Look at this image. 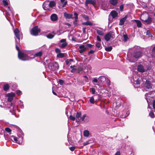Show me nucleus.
Instances as JSON below:
<instances>
[{
  "mask_svg": "<svg viewBox=\"0 0 155 155\" xmlns=\"http://www.w3.org/2000/svg\"><path fill=\"white\" fill-rule=\"evenodd\" d=\"M127 17V15H126L124 18H121L120 20L119 25H123L125 21L126 20Z\"/></svg>",
  "mask_w": 155,
  "mask_h": 155,
  "instance_id": "2eb2a0df",
  "label": "nucleus"
},
{
  "mask_svg": "<svg viewBox=\"0 0 155 155\" xmlns=\"http://www.w3.org/2000/svg\"><path fill=\"white\" fill-rule=\"evenodd\" d=\"M17 41L16 40V48L18 51V57L19 58L23 61H27L31 59V58L29 57L26 54L20 51V49L18 47V44L17 43Z\"/></svg>",
  "mask_w": 155,
  "mask_h": 155,
  "instance_id": "f257e3e1",
  "label": "nucleus"
},
{
  "mask_svg": "<svg viewBox=\"0 0 155 155\" xmlns=\"http://www.w3.org/2000/svg\"><path fill=\"white\" fill-rule=\"evenodd\" d=\"M81 112H77L76 115V121H79L81 120Z\"/></svg>",
  "mask_w": 155,
  "mask_h": 155,
  "instance_id": "a211bd4d",
  "label": "nucleus"
},
{
  "mask_svg": "<svg viewBox=\"0 0 155 155\" xmlns=\"http://www.w3.org/2000/svg\"><path fill=\"white\" fill-rule=\"evenodd\" d=\"M9 86L8 84H6L4 85L3 87V89L5 91H6L9 89Z\"/></svg>",
  "mask_w": 155,
  "mask_h": 155,
  "instance_id": "7c9ffc66",
  "label": "nucleus"
},
{
  "mask_svg": "<svg viewBox=\"0 0 155 155\" xmlns=\"http://www.w3.org/2000/svg\"><path fill=\"white\" fill-rule=\"evenodd\" d=\"M12 139H13L14 141H17L18 140L17 138L15 136H12L11 137Z\"/></svg>",
  "mask_w": 155,
  "mask_h": 155,
  "instance_id": "a18cd8bd",
  "label": "nucleus"
},
{
  "mask_svg": "<svg viewBox=\"0 0 155 155\" xmlns=\"http://www.w3.org/2000/svg\"><path fill=\"white\" fill-rule=\"evenodd\" d=\"M83 18L86 20H88L89 19L88 17L86 15H84L83 16Z\"/></svg>",
  "mask_w": 155,
  "mask_h": 155,
  "instance_id": "de8ad7c7",
  "label": "nucleus"
},
{
  "mask_svg": "<svg viewBox=\"0 0 155 155\" xmlns=\"http://www.w3.org/2000/svg\"><path fill=\"white\" fill-rule=\"evenodd\" d=\"M69 118L70 120L74 121L75 119V117L73 116L72 115H71L69 117Z\"/></svg>",
  "mask_w": 155,
  "mask_h": 155,
  "instance_id": "37998d69",
  "label": "nucleus"
},
{
  "mask_svg": "<svg viewBox=\"0 0 155 155\" xmlns=\"http://www.w3.org/2000/svg\"><path fill=\"white\" fill-rule=\"evenodd\" d=\"M149 116L151 117L152 118H153L154 117V115L153 113L151 111L149 114Z\"/></svg>",
  "mask_w": 155,
  "mask_h": 155,
  "instance_id": "72a5a7b5",
  "label": "nucleus"
},
{
  "mask_svg": "<svg viewBox=\"0 0 155 155\" xmlns=\"http://www.w3.org/2000/svg\"><path fill=\"white\" fill-rule=\"evenodd\" d=\"M146 35L148 36H151V34L150 31L148 30L147 31Z\"/></svg>",
  "mask_w": 155,
  "mask_h": 155,
  "instance_id": "c03bdc74",
  "label": "nucleus"
},
{
  "mask_svg": "<svg viewBox=\"0 0 155 155\" xmlns=\"http://www.w3.org/2000/svg\"><path fill=\"white\" fill-rule=\"evenodd\" d=\"M52 33L53 34H48L47 35H46L47 37L49 39H52L53 38L55 35V33L54 31L52 32Z\"/></svg>",
  "mask_w": 155,
  "mask_h": 155,
  "instance_id": "b1692460",
  "label": "nucleus"
},
{
  "mask_svg": "<svg viewBox=\"0 0 155 155\" xmlns=\"http://www.w3.org/2000/svg\"><path fill=\"white\" fill-rule=\"evenodd\" d=\"M96 2V0H86L85 2V5L86 6H87L88 4H91L94 5Z\"/></svg>",
  "mask_w": 155,
  "mask_h": 155,
  "instance_id": "9d476101",
  "label": "nucleus"
},
{
  "mask_svg": "<svg viewBox=\"0 0 155 155\" xmlns=\"http://www.w3.org/2000/svg\"><path fill=\"white\" fill-rule=\"evenodd\" d=\"M64 17L66 18L69 19L72 18L73 16V15L71 14H68L67 13L65 12L64 13Z\"/></svg>",
  "mask_w": 155,
  "mask_h": 155,
  "instance_id": "4be33fe9",
  "label": "nucleus"
},
{
  "mask_svg": "<svg viewBox=\"0 0 155 155\" xmlns=\"http://www.w3.org/2000/svg\"><path fill=\"white\" fill-rule=\"evenodd\" d=\"M69 149L71 151H73L74 150L75 147H71L69 148Z\"/></svg>",
  "mask_w": 155,
  "mask_h": 155,
  "instance_id": "3c124183",
  "label": "nucleus"
},
{
  "mask_svg": "<svg viewBox=\"0 0 155 155\" xmlns=\"http://www.w3.org/2000/svg\"><path fill=\"white\" fill-rule=\"evenodd\" d=\"M99 79H100L101 82H103L106 80V79H107V78L104 76H101L99 77Z\"/></svg>",
  "mask_w": 155,
  "mask_h": 155,
  "instance_id": "cd10ccee",
  "label": "nucleus"
},
{
  "mask_svg": "<svg viewBox=\"0 0 155 155\" xmlns=\"http://www.w3.org/2000/svg\"><path fill=\"white\" fill-rule=\"evenodd\" d=\"M105 81H106V83L108 85H110V81L107 78V79H106V80Z\"/></svg>",
  "mask_w": 155,
  "mask_h": 155,
  "instance_id": "09e8293b",
  "label": "nucleus"
},
{
  "mask_svg": "<svg viewBox=\"0 0 155 155\" xmlns=\"http://www.w3.org/2000/svg\"><path fill=\"white\" fill-rule=\"evenodd\" d=\"M89 143L88 141H86V142L84 143L83 145H84V146H86V145H87Z\"/></svg>",
  "mask_w": 155,
  "mask_h": 155,
  "instance_id": "052dcab7",
  "label": "nucleus"
},
{
  "mask_svg": "<svg viewBox=\"0 0 155 155\" xmlns=\"http://www.w3.org/2000/svg\"><path fill=\"white\" fill-rule=\"evenodd\" d=\"M48 66L51 67V69L53 71L57 70L59 68L58 64L56 62L49 63L48 64Z\"/></svg>",
  "mask_w": 155,
  "mask_h": 155,
  "instance_id": "39448f33",
  "label": "nucleus"
},
{
  "mask_svg": "<svg viewBox=\"0 0 155 155\" xmlns=\"http://www.w3.org/2000/svg\"><path fill=\"white\" fill-rule=\"evenodd\" d=\"M97 78H95L93 79V80L92 81V82L97 83Z\"/></svg>",
  "mask_w": 155,
  "mask_h": 155,
  "instance_id": "bf43d9fd",
  "label": "nucleus"
},
{
  "mask_svg": "<svg viewBox=\"0 0 155 155\" xmlns=\"http://www.w3.org/2000/svg\"><path fill=\"white\" fill-rule=\"evenodd\" d=\"M86 46V48L87 47H88L89 48H91L92 46V45L90 44H87Z\"/></svg>",
  "mask_w": 155,
  "mask_h": 155,
  "instance_id": "4d7b16f0",
  "label": "nucleus"
},
{
  "mask_svg": "<svg viewBox=\"0 0 155 155\" xmlns=\"http://www.w3.org/2000/svg\"><path fill=\"white\" fill-rule=\"evenodd\" d=\"M64 54L62 53H60L57 56L59 58H63L64 57Z\"/></svg>",
  "mask_w": 155,
  "mask_h": 155,
  "instance_id": "e433bc0d",
  "label": "nucleus"
},
{
  "mask_svg": "<svg viewBox=\"0 0 155 155\" xmlns=\"http://www.w3.org/2000/svg\"><path fill=\"white\" fill-rule=\"evenodd\" d=\"M112 48L111 46H109L106 47L105 48V50L106 51H110L112 50Z\"/></svg>",
  "mask_w": 155,
  "mask_h": 155,
  "instance_id": "2f4dec72",
  "label": "nucleus"
},
{
  "mask_svg": "<svg viewBox=\"0 0 155 155\" xmlns=\"http://www.w3.org/2000/svg\"><path fill=\"white\" fill-rule=\"evenodd\" d=\"M114 38V33L111 31L107 33L104 36V39L107 41H109L111 39H113Z\"/></svg>",
  "mask_w": 155,
  "mask_h": 155,
  "instance_id": "20e7f679",
  "label": "nucleus"
},
{
  "mask_svg": "<svg viewBox=\"0 0 155 155\" xmlns=\"http://www.w3.org/2000/svg\"><path fill=\"white\" fill-rule=\"evenodd\" d=\"M49 6L48 1L45 2L43 3L42 5L43 9L45 10H46L49 9Z\"/></svg>",
  "mask_w": 155,
  "mask_h": 155,
  "instance_id": "ddd939ff",
  "label": "nucleus"
},
{
  "mask_svg": "<svg viewBox=\"0 0 155 155\" xmlns=\"http://www.w3.org/2000/svg\"><path fill=\"white\" fill-rule=\"evenodd\" d=\"M2 2L4 5L5 6H7L8 5V3L7 2V0H3Z\"/></svg>",
  "mask_w": 155,
  "mask_h": 155,
  "instance_id": "c9c22d12",
  "label": "nucleus"
},
{
  "mask_svg": "<svg viewBox=\"0 0 155 155\" xmlns=\"http://www.w3.org/2000/svg\"><path fill=\"white\" fill-rule=\"evenodd\" d=\"M153 108L155 109V100H154L153 101Z\"/></svg>",
  "mask_w": 155,
  "mask_h": 155,
  "instance_id": "13d9d810",
  "label": "nucleus"
},
{
  "mask_svg": "<svg viewBox=\"0 0 155 155\" xmlns=\"http://www.w3.org/2000/svg\"><path fill=\"white\" fill-rule=\"evenodd\" d=\"M86 29V28H82V31H83V32L84 33H85V32Z\"/></svg>",
  "mask_w": 155,
  "mask_h": 155,
  "instance_id": "680f3d73",
  "label": "nucleus"
},
{
  "mask_svg": "<svg viewBox=\"0 0 155 155\" xmlns=\"http://www.w3.org/2000/svg\"><path fill=\"white\" fill-rule=\"evenodd\" d=\"M42 54V52L41 51H39L38 53H36L34 55H32V58H33L35 57H41Z\"/></svg>",
  "mask_w": 155,
  "mask_h": 155,
  "instance_id": "dca6fc26",
  "label": "nucleus"
},
{
  "mask_svg": "<svg viewBox=\"0 0 155 155\" xmlns=\"http://www.w3.org/2000/svg\"><path fill=\"white\" fill-rule=\"evenodd\" d=\"M84 77L86 78V79L85 80V81L86 82H87L88 80L87 77L86 76H84Z\"/></svg>",
  "mask_w": 155,
  "mask_h": 155,
  "instance_id": "e2e57ef3",
  "label": "nucleus"
},
{
  "mask_svg": "<svg viewBox=\"0 0 155 155\" xmlns=\"http://www.w3.org/2000/svg\"><path fill=\"white\" fill-rule=\"evenodd\" d=\"M142 54V52L140 50L137 51L133 54V56L136 58L140 57Z\"/></svg>",
  "mask_w": 155,
  "mask_h": 155,
  "instance_id": "1a4fd4ad",
  "label": "nucleus"
},
{
  "mask_svg": "<svg viewBox=\"0 0 155 155\" xmlns=\"http://www.w3.org/2000/svg\"><path fill=\"white\" fill-rule=\"evenodd\" d=\"M134 21L136 23L137 26L138 27H140L142 25L141 22L140 21L137 20H135Z\"/></svg>",
  "mask_w": 155,
  "mask_h": 155,
  "instance_id": "c756f323",
  "label": "nucleus"
},
{
  "mask_svg": "<svg viewBox=\"0 0 155 155\" xmlns=\"http://www.w3.org/2000/svg\"><path fill=\"white\" fill-rule=\"evenodd\" d=\"M21 92L20 90H17L16 91V94L18 95H20Z\"/></svg>",
  "mask_w": 155,
  "mask_h": 155,
  "instance_id": "6e6d98bb",
  "label": "nucleus"
},
{
  "mask_svg": "<svg viewBox=\"0 0 155 155\" xmlns=\"http://www.w3.org/2000/svg\"><path fill=\"white\" fill-rule=\"evenodd\" d=\"M5 130L8 133H10L11 131V130L9 128L6 127L5 128Z\"/></svg>",
  "mask_w": 155,
  "mask_h": 155,
  "instance_id": "79ce46f5",
  "label": "nucleus"
},
{
  "mask_svg": "<svg viewBox=\"0 0 155 155\" xmlns=\"http://www.w3.org/2000/svg\"><path fill=\"white\" fill-rule=\"evenodd\" d=\"M40 31V29L38 28V26H36L31 30L30 33L31 34L33 35L37 36Z\"/></svg>",
  "mask_w": 155,
  "mask_h": 155,
  "instance_id": "423d86ee",
  "label": "nucleus"
},
{
  "mask_svg": "<svg viewBox=\"0 0 155 155\" xmlns=\"http://www.w3.org/2000/svg\"><path fill=\"white\" fill-rule=\"evenodd\" d=\"M91 104H94V100L93 97H91L89 100Z\"/></svg>",
  "mask_w": 155,
  "mask_h": 155,
  "instance_id": "473e14b6",
  "label": "nucleus"
},
{
  "mask_svg": "<svg viewBox=\"0 0 155 155\" xmlns=\"http://www.w3.org/2000/svg\"><path fill=\"white\" fill-rule=\"evenodd\" d=\"M15 95V94L14 93H10L8 94L7 96L8 97V101L9 102L12 101L13 99V97Z\"/></svg>",
  "mask_w": 155,
  "mask_h": 155,
  "instance_id": "f8f14e48",
  "label": "nucleus"
},
{
  "mask_svg": "<svg viewBox=\"0 0 155 155\" xmlns=\"http://www.w3.org/2000/svg\"><path fill=\"white\" fill-rule=\"evenodd\" d=\"M59 46L61 48H65L68 45L66 42L65 39H63L60 41V42L58 44Z\"/></svg>",
  "mask_w": 155,
  "mask_h": 155,
  "instance_id": "0eeeda50",
  "label": "nucleus"
},
{
  "mask_svg": "<svg viewBox=\"0 0 155 155\" xmlns=\"http://www.w3.org/2000/svg\"><path fill=\"white\" fill-rule=\"evenodd\" d=\"M114 155H120V152L119 151L117 152Z\"/></svg>",
  "mask_w": 155,
  "mask_h": 155,
  "instance_id": "0e129e2a",
  "label": "nucleus"
},
{
  "mask_svg": "<svg viewBox=\"0 0 155 155\" xmlns=\"http://www.w3.org/2000/svg\"><path fill=\"white\" fill-rule=\"evenodd\" d=\"M14 31L15 36L18 40V41L16 39H15V40H16L17 41V43L18 44V45L20 44L19 40L20 38H22V34L20 32L19 30L16 28L14 30Z\"/></svg>",
  "mask_w": 155,
  "mask_h": 155,
  "instance_id": "7ed1b4c3",
  "label": "nucleus"
},
{
  "mask_svg": "<svg viewBox=\"0 0 155 155\" xmlns=\"http://www.w3.org/2000/svg\"><path fill=\"white\" fill-rule=\"evenodd\" d=\"M79 48L80 49L79 51V52L80 53H82L85 51L87 49L86 46L84 45H82L79 47Z\"/></svg>",
  "mask_w": 155,
  "mask_h": 155,
  "instance_id": "9b49d317",
  "label": "nucleus"
},
{
  "mask_svg": "<svg viewBox=\"0 0 155 155\" xmlns=\"http://www.w3.org/2000/svg\"><path fill=\"white\" fill-rule=\"evenodd\" d=\"M145 84V86L148 89H150L151 87L150 83L149 81L147 80Z\"/></svg>",
  "mask_w": 155,
  "mask_h": 155,
  "instance_id": "5701e85b",
  "label": "nucleus"
},
{
  "mask_svg": "<svg viewBox=\"0 0 155 155\" xmlns=\"http://www.w3.org/2000/svg\"><path fill=\"white\" fill-rule=\"evenodd\" d=\"M83 134L84 137H88L90 135L89 131L87 130H86L84 131Z\"/></svg>",
  "mask_w": 155,
  "mask_h": 155,
  "instance_id": "a878e982",
  "label": "nucleus"
},
{
  "mask_svg": "<svg viewBox=\"0 0 155 155\" xmlns=\"http://www.w3.org/2000/svg\"><path fill=\"white\" fill-rule=\"evenodd\" d=\"M97 33L99 35L101 36H103L104 35V33L103 29L101 28V30H96Z\"/></svg>",
  "mask_w": 155,
  "mask_h": 155,
  "instance_id": "aec40b11",
  "label": "nucleus"
},
{
  "mask_svg": "<svg viewBox=\"0 0 155 155\" xmlns=\"http://www.w3.org/2000/svg\"><path fill=\"white\" fill-rule=\"evenodd\" d=\"M97 40L99 41H101V39L99 36H97Z\"/></svg>",
  "mask_w": 155,
  "mask_h": 155,
  "instance_id": "5fc2aeb1",
  "label": "nucleus"
},
{
  "mask_svg": "<svg viewBox=\"0 0 155 155\" xmlns=\"http://www.w3.org/2000/svg\"><path fill=\"white\" fill-rule=\"evenodd\" d=\"M120 10L121 11H123V9H124V5H122L120 6Z\"/></svg>",
  "mask_w": 155,
  "mask_h": 155,
  "instance_id": "603ef678",
  "label": "nucleus"
},
{
  "mask_svg": "<svg viewBox=\"0 0 155 155\" xmlns=\"http://www.w3.org/2000/svg\"><path fill=\"white\" fill-rule=\"evenodd\" d=\"M109 3L112 5L114 6L118 3V0H109Z\"/></svg>",
  "mask_w": 155,
  "mask_h": 155,
  "instance_id": "6ab92c4d",
  "label": "nucleus"
},
{
  "mask_svg": "<svg viewBox=\"0 0 155 155\" xmlns=\"http://www.w3.org/2000/svg\"><path fill=\"white\" fill-rule=\"evenodd\" d=\"M50 18L51 20L53 21H55L58 19V17L57 15L55 14H52Z\"/></svg>",
  "mask_w": 155,
  "mask_h": 155,
  "instance_id": "4468645a",
  "label": "nucleus"
},
{
  "mask_svg": "<svg viewBox=\"0 0 155 155\" xmlns=\"http://www.w3.org/2000/svg\"><path fill=\"white\" fill-rule=\"evenodd\" d=\"M49 8H53L56 5L55 2L54 1H51L49 3H48Z\"/></svg>",
  "mask_w": 155,
  "mask_h": 155,
  "instance_id": "393cba45",
  "label": "nucleus"
},
{
  "mask_svg": "<svg viewBox=\"0 0 155 155\" xmlns=\"http://www.w3.org/2000/svg\"><path fill=\"white\" fill-rule=\"evenodd\" d=\"M123 37L124 38V41H127V40L128 39V38L127 35H124Z\"/></svg>",
  "mask_w": 155,
  "mask_h": 155,
  "instance_id": "58836bf2",
  "label": "nucleus"
},
{
  "mask_svg": "<svg viewBox=\"0 0 155 155\" xmlns=\"http://www.w3.org/2000/svg\"><path fill=\"white\" fill-rule=\"evenodd\" d=\"M96 46L98 48H100L101 47V44L99 42L96 43L95 44Z\"/></svg>",
  "mask_w": 155,
  "mask_h": 155,
  "instance_id": "4c0bfd02",
  "label": "nucleus"
},
{
  "mask_svg": "<svg viewBox=\"0 0 155 155\" xmlns=\"http://www.w3.org/2000/svg\"><path fill=\"white\" fill-rule=\"evenodd\" d=\"M152 51L153 52H155V46H154L152 50Z\"/></svg>",
  "mask_w": 155,
  "mask_h": 155,
  "instance_id": "774afa93",
  "label": "nucleus"
},
{
  "mask_svg": "<svg viewBox=\"0 0 155 155\" xmlns=\"http://www.w3.org/2000/svg\"><path fill=\"white\" fill-rule=\"evenodd\" d=\"M78 16H75V21H77V20L78 19Z\"/></svg>",
  "mask_w": 155,
  "mask_h": 155,
  "instance_id": "338daca9",
  "label": "nucleus"
},
{
  "mask_svg": "<svg viewBox=\"0 0 155 155\" xmlns=\"http://www.w3.org/2000/svg\"><path fill=\"white\" fill-rule=\"evenodd\" d=\"M58 82L59 84L61 85H63L64 83V81L61 79L59 80Z\"/></svg>",
  "mask_w": 155,
  "mask_h": 155,
  "instance_id": "ea45409f",
  "label": "nucleus"
},
{
  "mask_svg": "<svg viewBox=\"0 0 155 155\" xmlns=\"http://www.w3.org/2000/svg\"><path fill=\"white\" fill-rule=\"evenodd\" d=\"M60 2L61 3L58 5L59 8L64 7L67 3V1L66 0H60Z\"/></svg>",
  "mask_w": 155,
  "mask_h": 155,
  "instance_id": "6e6552de",
  "label": "nucleus"
},
{
  "mask_svg": "<svg viewBox=\"0 0 155 155\" xmlns=\"http://www.w3.org/2000/svg\"><path fill=\"white\" fill-rule=\"evenodd\" d=\"M140 19L144 22V24H150L152 21L151 18L149 17L148 13L146 12L141 15Z\"/></svg>",
  "mask_w": 155,
  "mask_h": 155,
  "instance_id": "f03ea898",
  "label": "nucleus"
},
{
  "mask_svg": "<svg viewBox=\"0 0 155 155\" xmlns=\"http://www.w3.org/2000/svg\"><path fill=\"white\" fill-rule=\"evenodd\" d=\"M82 25H88L91 26L93 25V23L89 21H87L86 22H84L82 23Z\"/></svg>",
  "mask_w": 155,
  "mask_h": 155,
  "instance_id": "bb28decb",
  "label": "nucleus"
},
{
  "mask_svg": "<svg viewBox=\"0 0 155 155\" xmlns=\"http://www.w3.org/2000/svg\"><path fill=\"white\" fill-rule=\"evenodd\" d=\"M55 51L57 53H60L61 52L60 50L58 48H56L55 49Z\"/></svg>",
  "mask_w": 155,
  "mask_h": 155,
  "instance_id": "49530a36",
  "label": "nucleus"
},
{
  "mask_svg": "<svg viewBox=\"0 0 155 155\" xmlns=\"http://www.w3.org/2000/svg\"><path fill=\"white\" fill-rule=\"evenodd\" d=\"M110 14L113 18H114L117 17L118 14L117 12L115 11H112L111 12Z\"/></svg>",
  "mask_w": 155,
  "mask_h": 155,
  "instance_id": "412c9836",
  "label": "nucleus"
},
{
  "mask_svg": "<svg viewBox=\"0 0 155 155\" xmlns=\"http://www.w3.org/2000/svg\"><path fill=\"white\" fill-rule=\"evenodd\" d=\"M137 70L138 71L143 72H144V69L143 66L141 65H140L137 67Z\"/></svg>",
  "mask_w": 155,
  "mask_h": 155,
  "instance_id": "f3484780",
  "label": "nucleus"
},
{
  "mask_svg": "<svg viewBox=\"0 0 155 155\" xmlns=\"http://www.w3.org/2000/svg\"><path fill=\"white\" fill-rule=\"evenodd\" d=\"M134 83L135 84H139L140 83V80L139 79H137L136 80H134Z\"/></svg>",
  "mask_w": 155,
  "mask_h": 155,
  "instance_id": "f704fd0d",
  "label": "nucleus"
},
{
  "mask_svg": "<svg viewBox=\"0 0 155 155\" xmlns=\"http://www.w3.org/2000/svg\"><path fill=\"white\" fill-rule=\"evenodd\" d=\"M94 52V51L93 50H91L89 52V53L92 54Z\"/></svg>",
  "mask_w": 155,
  "mask_h": 155,
  "instance_id": "69168bd1",
  "label": "nucleus"
},
{
  "mask_svg": "<svg viewBox=\"0 0 155 155\" xmlns=\"http://www.w3.org/2000/svg\"><path fill=\"white\" fill-rule=\"evenodd\" d=\"M86 114L83 115L82 117H81V119L82 121H83L85 118L86 117Z\"/></svg>",
  "mask_w": 155,
  "mask_h": 155,
  "instance_id": "8fccbe9b",
  "label": "nucleus"
},
{
  "mask_svg": "<svg viewBox=\"0 0 155 155\" xmlns=\"http://www.w3.org/2000/svg\"><path fill=\"white\" fill-rule=\"evenodd\" d=\"M65 62L67 65H69L70 64V62L68 61V59L66 60Z\"/></svg>",
  "mask_w": 155,
  "mask_h": 155,
  "instance_id": "864d4df0",
  "label": "nucleus"
},
{
  "mask_svg": "<svg viewBox=\"0 0 155 155\" xmlns=\"http://www.w3.org/2000/svg\"><path fill=\"white\" fill-rule=\"evenodd\" d=\"M70 68L71 69V72L74 73L76 71L77 69L76 68V67L75 66H70Z\"/></svg>",
  "mask_w": 155,
  "mask_h": 155,
  "instance_id": "c85d7f7f",
  "label": "nucleus"
},
{
  "mask_svg": "<svg viewBox=\"0 0 155 155\" xmlns=\"http://www.w3.org/2000/svg\"><path fill=\"white\" fill-rule=\"evenodd\" d=\"M90 91H91V93L92 94H94L95 93V89L94 88H92L90 89Z\"/></svg>",
  "mask_w": 155,
  "mask_h": 155,
  "instance_id": "a19ab883",
  "label": "nucleus"
}]
</instances>
